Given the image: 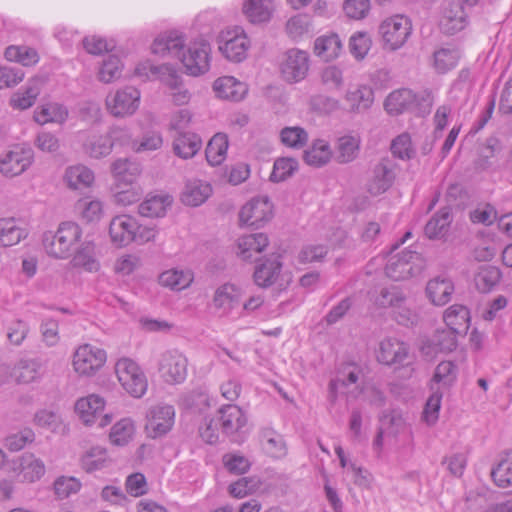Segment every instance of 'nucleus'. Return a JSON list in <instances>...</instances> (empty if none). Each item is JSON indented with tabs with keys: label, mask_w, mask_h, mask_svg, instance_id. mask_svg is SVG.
Masks as SVG:
<instances>
[{
	"label": "nucleus",
	"mask_w": 512,
	"mask_h": 512,
	"mask_svg": "<svg viewBox=\"0 0 512 512\" xmlns=\"http://www.w3.org/2000/svg\"><path fill=\"white\" fill-rule=\"evenodd\" d=\"M453 329H438L431 339V345L436 352H451L457 346V335Z\"/></svg>",
	"instance_id": "obj_54"
},
{
	"label": "nucleus",
	"mask_w": 512,
	"mask_h": 512,
	"mask_svg": "<svg viewBox=\"0 0 512 512\" xmlns=\"http://www.w3.org/2000/svg\"><path fill=\"white\" fill-rule=\"evenodd\" d=\"M192 274L182 270H168L163 272L160 277V283L165 287H170L174 290H182L188 287L192 282Z\"/></svg>",
	"instance_id": "obj_53"
},
{
	"label": "nucleus",
	"mask_w": 512,
	"mask_h": 512,
	"mask_svg": "<svg viewBox=\"0 0 512 512\" xmlns=\"http://www.w3.org/2000/svg\"><path fill=\"white\" fill-rule=\"evenodd\" d=\"M458 61L455 50L441 48L434 53V67L439 73H445L452 69Z\"/></svg>",
	"instance_id": "obj_63"
},
{
	"label": "nucleus",
	"mask_w": 512,
	"mask_h": 512,
	"mask_svg": "<svg viewBox=\"0 0 512 512\" xmlns=\"http://www.w3.org/2000/svg\"><path fill=\"white\" fill-rule=\"evenodd\" d=\"M502 279L501 270L493 265H481L474 274V285L480 293L493 291Z\"/></svg>",
	"instance_id": "obj_26"
},
{
	"label": "nucleus",
	"mask_w": 512,
	"mask_h": 512,
	"mask_svg": "<svg viewBox=\"0 0 512 512\" xmlns=\"http://www.w3.org/2000/svg\"><path fill=\"white\" fill-rule=\"evenodd\" d=\"M222 462L224 467L232 474H244L250 468L249 460L237 453H227L223 455Z\"/></svg>",
	"instance_id": "obj_64"
},
{
	"label": "nucleus",
	"mask_w": 512,
	"mask_h": 512,
	"mask_svg": "<svg viewBox=\"0 0 512 512\" xmlns=\"http://www.w3.org/2000/svg\"><path fill=\"white\" fill-rule=\"evenodd\" d=\"M172 202V197L167 194L151 195L139 205L138 212L143 217H164Z\"/></svg>",
	"instance_id": "obj_32"
},
{
	"label": "nucleus",
	"mask_w": 512,
	"mask_h": 512,
	"mask_svg": "<svg viewBox=\"0 0 512 512\" xmlns=\"http://www.w3.org/2000/svg\"><path fill=\"white\" fill-rule=\"evenodd\" d=\"M135 74L140 77L150 76L160 79L168 87L177 88L179 74L170 64L154 65L149 61L140 63L135 68Z\"/></svg>",
	"instance_id": "obj_21"
},
{
	"label": "nucleus",
	"mask_w": 512,
	"mask_h": 512,
	"mask_svg": "<svg viewBox=\"0 0 512 512\" xmlns=\"http://www.w3.org/2000/svg\"><path fill=\"white\" fill-rule=\"evenodd\" d=\"M298 167V163L293 158H279L275 161L270 180L280 182L292 176Z\"/></svg>",
	"instance_id": "obj_62"
},
{
	"label": "nucleus",
	"mask_w": 512,
	"mask_h": 512,
	"mask_svg": "<svg viewBox=\"0 0 512 512\" xmlns=\"http://www.w3.org/2000/svg\"><path fill=\"white\" fill-rule=\"evenodd\" d=\"M26 230L14 218L0 219V245L10 247L26 238Z\"/></svg>",
	"instance_id": "obj_35"
},
{
	"label": "nucleus",
	"mask_w": 512,
	"mask_h": 512,
	"mask_svg": "<svg viewBox=\"0 0 512 512\" xmlns=\"http://www.w3.org/2000/svg\"><path fill=\"white\" fill-rule=\"evenodd\" d=\"M221 427L224 433L233 434L246 424V417L242 409L236 405H225L220 410Z\"/></svg>",
	"instance_id": "obj_33"
},
{
	"label": "nucleus",
	"mask_w": 512,
	"mask_h": 512,
	"mask_svg": "<svg viewBox=\"0 0 512 512\" xmlns=\"http://www.w3.org/2000/svg\"><path fill=\"white\" fill-rule=\"evenodd\" d=\"M137 222L128 215L114 217L109 226V234L112 242L118 246H126L135 239Z\"/></svg>",
	"instance_id": "obj_20"
},
{
	"label": "nucleus",
	"mask_w": 512,
	"mask_h": 512,
	"mask_svg": "<svg viewBox=\"0 0 512 512\" xmlns=\"http://www.w3.org/2000/svg\"><path fill=\"white\" fill-rule=\"evenodd\" d=\"M411 29V22L406 16L395 15L385 19L379 26L384 48L395 51L402 47L411 34Z\"/></svg>",
	"instance_id": "obj_3"
},
{
	"label": "nucleus",
	"mask_w": 512,
	"mask_h": 512,
	"mask_svg": "<svg viewBox=\"0 0 512 512\" xmlns=\"http://www.w3.org/2000/svg\"><path fill=\"white\" fill-rule=\"evenodd\" d=\"M419 259L420 256L417 252L405 250L389 259L385 267V273L394 281L408 279L419 273L420 267L415 265V262Z\"/></svg>",
	"instance_id": "obj_12"
},
{
	"label": "nucleus",
	"mask_w": 512,
	"mask_h": 512,
	"mask_svg": "<svg viewBox=\"0 0 512 512\" xmlns=\"http://www.w3.org/2000/svg\"><path fill=\"white\" fill-rule=\"evenodd\" d=\"M279 255H271L261 260L255 266L253 273L254 282L257 286L267 288L273 285L281 272L282 262Z\"/></svg>",
	"instance_id": "obj_19"
},
{
	"label": "nucleus",
	"mask_w": 512,
	"mask_h": 512,
	"mask_svg": "<svg viewBox=\"0 0 512 512\" xmlns=\"http://www.w3.org/2000/svg\"><path fill=\"white\" fill-rule=\"evenodd\" d=\"M273 217V204L268 196L261 195L252 198L239 212L242 224L259 228Z\"/></svg>",
	"instance_id": "obj_5"
},
{
	"label": "nucleus",
	"mask_w": 512,
	"mask_h": 512,
	"mask_svg": "<svg viewBox=\"0 0 512 512\" xmlns=\"http://www.w3.org/2000/svg\"><path fill=\"white\" fill-rule=\"evenodd\" d=\"M67 117V109L58 103L43 105L34 112V120L39 124L48 122L63 123Z\"/></svg>",
	"instance_id": "obj_44"
},
{
	"label": "nucleus",
	"mask_w": 512,
	"mask_h": 512,
	"mask_svg": "<svg viewBox=\"0 0 512 512\" xmlns=\"http://www.w3.org/2000/svg\"><path fill=\"white\" fill-rule=\"evenodd\" d=\"M65 181L69 188L74 190L89 187L94 181L93 172L83 165L71 166L66 169Z\"/></svg>",
	"instance_id": "obj_40"
},
{
	"label": "nucleus",
	"mask_w": 512,
	"mask_h": 512,
	"mask_svg": "<svg viewBox=\"0 0 512 512\" xmlns=\"http://www.w3.org/2000/svg\"><path fill=\"white\" fill-rule=\"evenodd\" d=\"M187 358L177 350L164 352L159 360V373L168 384H180L187 377Z\"/></svg>",
	"instance_id": "obj_7"
},
{
	"label": "nucleus",
	"mask_w": 512,
	"mask_h": 512,
	"mask_svg": "<svg viewBox=\"0 0 512 512\" xmlns=\"http://www.w3.org/2000/svg\"><path fill=\"white\" fill-rule=\"evenodd\" d=\"M344 99L349 112L363 113L373 104L374 93L369 86L362 85L347 90Z\"/></svg>",
	"instance_id": "obj_24"
},
{
	"label": "nucleus",
	"mask_w": 512,
	"mask_h": 512,
	"mask_svg": "<svg viewBox=\"0 0 512 512\" xmlns=\"http://www.w3.org/2000/svg\"><path fill=\"white\" fill-rule=\"evenodd\" d=\"M54 492L59 499H66L80 491L82 483L73 476H59L55 479Z\"/></svg>",
	"instance_id": "obj_58"
},
{
	"label": "nucleus",
	"mask_w": 512,
	"mask_h": 512,
	"mask_svg": "<svg viewBox=\"0 0 512 512\" xmlns=\"http://www.w3.org/2000/svg\"><path fill=\"white\" fill-rule=\"evenodd\" d=\"M453 292V282L448 278L436 277L430 280L426 286L428 298L437 306H443L448 303Z\"/></svg>",
	"instance_id": "obj_29"
},
{
	"label": "nucleus",
	"mask_w": 512,
	"mask_h": 512,
	"mask_svg": "<svg viewBox=\"0 0 512 512\" xmlns=\"http://www.w3.org/2000/svg\"><path fill=\"white\" fill-rule=\"evenodd\" d=\"M263 446L268 454L273 457H281L286 452L285 443L281 435L271 429L262 432Z\"/></svg>",
	"instance_id": "obj_61"
},
{
	"label": "nucleus",
	"mask_w": 512,
	"mask_h": 512,
	"mask_svg": "<svg viewBox=\"0 0 512 512\" xmlns=\"http://www.w3.org/2000/svg\"><path fill=\"white\" fill-rule=\"evenodd\" d=\"M408 356V347L396 338H387L380 342L377 359L385 365L402 364Z\"/></svg>",
	"instance_id": "obj_22"
},
{
	"label": "nucleus",
	"mask_w": 512,
	"mask_h": 512,
	"mask_svg": "<svg viewBox=\"0 0 512 512\" xmlns=\"http://www.w3.org/2000/svg\"><path fill=\"white\" fill-rule=\"evenodd\" d=\"M175 410L168 404H159L149 409L145 430L150 438L156 439L167 434L174 423Z\"/></svg>",
	"instance_id": "obj_9"
},
{
	"label": "nucleus",
	"mask_w": 512,
	"mask_h": 512,
	"mask_svg": "<svg viewBox=\"0 0 512 512\" xmlns=\"http://www.w3.org/2000/svg\"><path fill=\"white\" fill-rule=\"evenodd\" d=\"M313 30L311 18L307 14H297L286 23V32L294 40L311 33Z\"/></svg>",
	"instance_id": "obj_52"
},
{
	"label": "nucleus",
	"mask_w": 512,
	"mask_h": 512,
	"mask_svg": "<svg viewBox=\"0 0 512 512\" xmlns=\"http://www.w3.org/2000/svg\"><path fill=\"white\" fill-rule=\"evenodd\" d=\"M201 147L200 136L193 132H179L173 141L174 153L183 159L194 157Z\"/></svg>",
	"instance_id": "obj_27"
},
{
	"label": "nucleus",
	"mask_w": 512,
	"mask_h": 512,
	"mask_svg": "<svg viewBox=\"0 0 512 512\" xmlns=\"http://www.w3.org/2000/svg\"><path fill=\"white\" fill-rule=\"evenodd\" d=\"M309 71V55L300 49L288 50L280 65L282 78L287 83H297L306 78Z\"/></svg>",
	"instance_id": "obj_8"
},
{
	"label": "nucleus",
	"mask_w": 512,
	"mask_h": 512,
	"mask_svg": "<svg viewBox=\"0 0 512 512\" xmlns=\"http://www.w3.org/2000/svg\"><path fill=\"white\" fill-rule=\"evenodd\" d=\"M268 243V237L264 233L244 235L238 239L237 254L245 261H252L253 254L261 253Z\"/></svg>",
	"instance_id": "obj_25"
},
{
	"label": "nucleus",
	"mask_w": 512,
	"mask_h": 512,
	"mask_svg": "<svg viewBox=\"0 0 512 512\" xmlns=\"http://www.w3.org/2000/svg\"><path fill=\"white\" fill-rule=\"evenodd\" d=\"M331 156L329 145L323 140H317L313 146L303 154L304 161L314 167L325 165Z\"/></svg>",
	"instance_id": "obj_48"
},
{
	"label": "nucleus",
	"mask_w": 512,
	"mask_h": 512,
	"mask_svg": "<svg viewBox=\"0 0 512 512\" xmlns=\"http://www.w3.org/2000/svg\"><path fill=\"white\" fill-rule=\"evenodd\" d=\"M40 94V85L38 80L29 82L24 92H17L13 94L10 99V104L14 108L25 110L30 108L36 101L37 96Z\"/></svg>",
	"instance_id": "obj_47"
},
{
	"label": "nucleus",
	"mask_w": 512,
	"mask_h": 512,
	"mask_svg": "<svg viewBox=\"0 0 512 512\" xmlns=\"http://www.w3.org/2000/svg\"><path fill=\"white\" fill-rule=\"evenodd\" d=\"M217 41L219 51L229 61L241 62L246 58L250 41L242 28L235 27L232 30L222 31Z\"/></svg>",
	"instance_id": "obj_4"
},
{
	"label": "nucleus",
	"mask_w": 512,
	"mask_h": 512,
	"mask_svg": "<svg viewBox=\"0 0 512 512\" xmlns=\"http://www.w3.org/2000/svg\"><path fill=\"white\" fill-rule=\"evenodd\" d=\"M210 52V44L205 40L192 43L186 52L182 50L179 59L186 73L192 76L206 73L209 70Z\"/></svg>",
	"instance_id": "obj_6"
},
{
	"label": "nucleus",
	"mask_w": 512,
	"mask_h": 512,
	"mask_svg": "<svg viewBox=\"0 0 512 512\" xmlns=\"http://www.w3.org/2000/svg\"><path fill=\"white\" fill-rule=\"evenodd\" d=\"M467 14L460 1L447 2L440 18V29L449 35H453L466 26Z\"/></svg>",
	"instance_id": "obj_17"
},
{
	"label": "nucleus",
	"mask_w": 512,
	"mask_h": 512,
	"mask_svg": "<svg viewBox=\"0 0 512 512\" xmlns=\"http://www.w3.org/2000/svg\"><path fill=\"white\" fill-rule=\"evenodd\" d=\"M80 236L81 229L76 223L63 222L55 233L44 234L43 246L49 255L55 258H66Z\"/></svg>",
	"instance_id": "obj_1"
},
{
	"label": "nucleus",
	"mask_w": 512,
	"mask_h": 512,
	"mask_svg": "<svg viewBox=\"0 0 512 512\" xmlns=\"http://www.w3.org/2000/svg\"><path fill=\"white\" fill-rule=\"evenodd\" d=\"M106 361V352L89 344L80 346L74 353L73 366L77 373L90 376Z\"/></svg>",
	"instance_id": "obj_13"
},
{
	"label": "nucleus",
	"mask_w": 512,
	"mask_h": 512,
	"mask_svg": "<svg viewBox=\"0 0 512 512\" xmlns=\"http://www.w3.org/2000/svg\"><path fill=\"white\" fill-rule=\"evenodd\" d=\"M444 321L447 327L458 333H466L469 322L468 309L459 304L450 306L444 313Z\"/></svg>",
	"instance_id": "obj_41"
},
{
	"label": "nucleus",
	"mask_w": 512,
	"mask_h": 512,
	"mask_svg": "<svg viewBox=\"0 0 512 512\" xmlns=\"http://www.w3.org/2000/svg\"><path fill=\"white\" fill-rule=\"evenodd\" d=\"M41 364L35 359H21L12 369L11 376L19 384H29L40 377Z\"/></svg>",
	"instance_id": "obj_36"
},
{
	"label": "nucleus",
	"mask_w": 512,
	"mask_h": 512,
	"mask_svg": "<svg viewBox=\"0 0 512 512\" xmlns=\"http://www.w3.org/2000/svg\"><path fill=\"white\" fill-rule=\"evenodd\" d=\"M228 149V138L225 134H215L207 144L205 156L207 162L212 166L220 165L226 157Z\"/></svg>",
	"instance_id": "obj_42"
},
{
	"label": "nucleus",
	"mask_w": 512,
	"mask_h": 512,
	"mask_svg": "<svg viewBox=\"0 0 512 512\" xmlns=\"http://www.w3.org/2000/svg\"><path fill=\"white\" fill-rule=\"evenodd\" d=\"M185 39L177 31H167L159 34L151 45V52L160 57L172 56L180 57L184 49Z\"/></svg>",
	"instance_id": "obj_18"
},
{
	"label": "nucleus",
	"mask_w": 512,
	"mask_h": 512,
	"mask_svg": "<svg viewBox=\"0 0 512 512\" xmlns=\"http://www.w3.org/2000/svg\"><path fill=\"white\" fill-rule=\"evenodd\" d=\"M273 11L271 0H246L243 4V13L253 23H264L270 20Z\"/></svg>",
	"instance_id": "obj_34"
},
{
	"label": "nucleus",
	"mask_w": 512,
	"mask_h": 512,
	"mask_svg": "<svg viewBox=\"0 0 512 512\" xmlns=\"http://www.w3.org/2000/svg\"><path fill=\"white\" fill-rule=\"evenodd\" d=\"M94 250L95 248L92 242H84L73 257V265L75 267H83L89 272L97 271L99 263L95 259Z\"/></svg>",
	"instance_id": "obj_45"
},
{
	"label": "nucleus",
	"mask_w": 512,
	"mask_h": 512,
	"mask_svg": "<svg viewBox=\"0 0 512 512\" xmlns=\"http://www.w3.org/2000/svg\"><path fill=\"white\" fill-rule=\"evenodd\" d=\"M390 150L394 157L401 160H410L415 156V150L408 133H402L394 138L391 142Z\"/></svg>",
	"instance_id": "obj_59"
},
{
	"label": "nucleus",
	"mask_w": 512,
	"mask_h": 512,
	"mask_svg": "<svg viewBox=\"0 0 512 512\" xmlns=\"http://www.w3.org/2000/svg\"><path fill=\"white\" fill-rule=\"evenodd\" d=\"M394 180L395 173L391 161L383 158L373 167L371 177L366 185L367 191L372 196H378L386 192L392 186Z\"/></svg>",
	"instance_id": "obj_15"
},
{
	"label": "nucleus",
	"mask_w": 512,
	"mask_h": 512,
	"mask_svg": "<svg viewBox=\"0 0 512 512\" xmlns=\"http://www.w3.org/2000/svg\"><path fill=\"white\" fill-rule=\"evenodd\" d=\"M34 159L30 147L15 146L7 151L0 159V172L6 177H15L25 172Z\"/></svg>",
	"instance_id": "obj_11"
},
{
	"label": "nucleus",
	"mask_w": 512,
	"mask_h": 512,
	"mask_svg": "<svg viewBox=\"0 0 512 512\" xmlns=\"http://www.w3.org/2000/svg\"><path fill=\"white\" fill-rule=\"evenodd\" d=\"M451 221L450 208H442L425 225L426 236L430 239L442 238L447 233Z\"/></svg>",
	"instance_id": "obj_38"
},
{
	"label": "nucleus",
	"mask_w": 512,
	"mask_h": 512,
	"mask_svg": "<svg viewBox=\"0 0 512 512\" xmlns=\"http://www.w3.org/2000/svg\"><path fill=\"white\" fill-rule=\"evenodd\" d=\"M213 89L221 99L240 101L247 93V86L232 76H224L215 80Z\"/></svg>",
	"instance_id": "obj_23"
},
{
	"label": "nucleus",
	"mask_w": 512,
	"mask_h": 512,
	"mask_svg": "<svg viewBox=\"0 0 512 512\" xmlns=\"http://www.w3.org/2000/svg\"><path fill=\"white\" fill-rule=\"evenodd\" d=\"M342 48L341 40L337 34L318 37L314 42V52L325 61L336 58Z\"/></svg>",
	"instance_id": "obj_39"
},
{
	"label": "nucleus",
	"mask_w": 512,
	"mask_h": 512,
	"mask_svg": "<svg viewBox=\"0 0 512 512\" xmlns=\"http://www.w3.org/2000/svg\"><path fill=\"white\" fill-rule=\"evenodd\" d=\"M280 139L283 145L292 148H301L308 141L307 132L298 126L285 127L280 132Z\"/></svg>",
	"instance_id": "obj_60"
},
{
	"label": "nucleus",
	"mask_w": 512,
	"mask_h": 512,
	"mask_svg": "<svg viewBox=\"0 0 512 512\" xmlns=\"http://www.w3.org/2000/svg\"><path fill=\"white\" fill-rule=\"evenodd\" d=\"M104 406L105 401L102 397L91 394L79 399L75 404V409L86 425H92L100 418L99 426L103 427L110 422L107 414L102 415Z\"/></svg>",
	"instance_id": "obj_14"
},
{
	"label": "nucleus",
	"mask_w": 512,
	"mask_h": 512,
	"mask_svg": "<svg viewBox=\"0 0 512 512\" xmlns=\"http://www.w3.org/2000/svg\"><path fill=\"white\" fill-rule=\"evenodd\" d=\"M105 462L106 450L99 446L90 448L80 459L81 467L87 473L102 469Z\"/></svg>",
	"instance_id": "obj_55"
},
{
	"label": "nucleus",
	"mask_w": 512,
	"mask_h": 512,
	"mask_svg": "<svg viewBox=\"0 0 512 512\" xmlns=\"http://www.w3.org/2000/svg\"><path fill=\"white\" fill-rule=\"evenodd\" d=\"M211 194L212 187L209 183L192 180L186 183L181 200L185 205L196 207L203 204Z\"/></svg>",
	"instance_id": "obj_28"
},
{
	"label": "nucleus",
	"mask_w": 512,
	"mask_h": 512,
	"mask_svg": "<svg viewBox=\"0 0 512 512\" xmlns=\"http://www.w3.org/2000/svg\"><path fill=\"white\" fill-rule=\"evenodd\" d=\"M360 137L345 135L338 139L336 160L341 164L352 162L358 155L360 149Z\"/></svg>",
	"instance_id": "obj_43"
},
{
	"label": "nucleus",
	"mask_w": 512,
	"mask_h": 512,
	"mask_svg": "<svg viewBox=\"0 0 512 512\" xmlns=\"http://www.w3.org/2000/svg\"><path fill=\"white\" fill-rule=\"evenodd\" d=\"M491 477L498 487L512 486V451L507 453L492 469Z\"/></svg>",
	"instance_id": "obj_50"
},
{
	"label": "nucleus",
	"mask_w": 512,
	"mask_h": 512,
	"mask_svg": "<svg viewBox=\"0 0 512 512\" xmlns=\"http://www.w3.org/2000/svg\"><path fill=\"white\" fill-rule=\"evenodd\" d=\"M416 102V95L409 89H399L391 92L384 102L386 111L398 115L411 109Z\"/></svg>",
	"instance_id": "obj_31"
},
{
	"label": "nucleus",
	"mask_w": 512,
	"mask_h": 512,
	"mask_svg": "<svg viewBox=\"0 0 512 512\" xmlns=\"http://www.w3.org/2000/svg\"><path fill=\"white\" fill-rule=\"evenodd\" d=\"M240 291L231 283H225L218 287L214 293L213 304L223 314H227L240 302Z\"/></svg>",
	"instance_id": "obj_30"
},
{
	"label": "nucleus",
	"mask_w": 512,
	"mask_h": 512,
	"mask_svg": "<svg viewBox=\"0 0 512 512\" xmlns=\"http://www.w3.org/2000/svg\"><path fill=\"white\" fill-rule=\"evenodd\" d=\"M140 101V92L127 86L114 94H109L106 98L108 111L115 117L130 116L138 109Z\"/></svg>",
	"instance_id": "obj_10"
},
{
	"label": "nucleus",
	"mask_w": 512,
	"mask_h": 512,
	"mask_svg": "<svg viewBox=\"0 0 512 512\" xmlns=\"http://www.w3.org/2000/svg\"><path fill=\"white\" fill-rule=\"evenodd\" d=\"M84 150L90 157H105L112 151L111 139L108 135H92L85 141Z\"/></svg>",
	"instance_id": "obj_46"
},
{
	"label": "nucleus",
	"mask_w": 512,
	"mask_h": 512,
	"mask_svg": "<svg viewBox=\"0 0 512 512\" xmlns=\"http://www.w3.org/2000/svg\"><path fill=\"white\" fill-rule=\"evenodd\" d=\"M406 301L405 295L397 288H381L378 295L374 298V303L379 308H395L401 306Z\"/></svg>",
	"instance_id": "obj_56"
},
{
	"label": "nucleus",
	"mask_w": 512,
	"mask_h": 512,
	"mask_svg": "<svg viewBox=\"0 0 512 512\" xmlns=\"http://www.w3.org/2000/svg\"><path fill=\"white\" fill-rule=\"evenodd\" d=\"M13 471L22 482L34 483L44 476L46 468L34 454L25 453L13 461Z\"/></svg>",
	"instance_id": "obj_16"
},
{
	"label": "nucleus",
	"mask_w": 512,
	"mask_h": 512,
	"mask_svg": "<svg viewBox=\"0 0 512 512\" xmlns=\"http://www.w3.org/2000/svg\"><path fill=\"white\" fill-rule=\"evenodd\" d=\"M5 57L23 66H32L39 61V55L34 48L28 46H9L5 50Z\"/></svg>",
	"instance_id": "obj_49"
},
{
	"label": "nucleus",
	"mask_w": 512,
	"mask_h": 512,
	"mask_svg": "<svg viewBox=\"0 0 512 512\" xmlns=\"http://www.w3.org/2000/svg\"><path fill=\"white\" fill-rule=\"evenodd\" d=\"M115 371L122 387L133 397H142L147 390V379L140 367L131 359L117 361Z\"/></svg>",
	"instance_id": "obj_2"
},
{
	"label": "nucleus",
	"mask_w": 512,
	"mask_h": 512,
	"mask_svg": "<svg viewBox=\"0 0 512 512\" xmlns=\"http://www.w3.org/2000/svg\"><path fill=\"white\" fill-rule=\"evenodd\" d=\"M134 432L135 428L132 420L125 418L112 426L109 438L112 444L124 446L131 441Z\"/></svg>",
	"instance_id": "obj_51"
},
{
	"label": "nucleus",
	"mask_w": 512,
	"mask_h": 512,
	"mask_svg": "<svg viewBox=\"0 0 512 512\" xmlns=\"http://www.w3.org/2000/svg\"><path fill=\"white\" fill-rule=\"evenodd\" d=\"M123 65L119 57L110 55L99 69L98 79L103 83H111L121 77Z\"/></svg>",
	"instance_id": "obj_57"
},
{
	"label": "nucleus",
	"mask_w": 512,
	"mask_h": 512,
	"mask_svg": "<svg viewBox=\"0 0 512 512\" xmlns=\"http://www.w3.org/2000/svg\"><path fill=\"white\" fill-rule=\"evenodd\" d=\"M111 171L118 182L132 184L141 173L140 164L127 158H120L111 164Z\"/></svg>",
	"instance_id": "obj_37"
}]
</instances>
